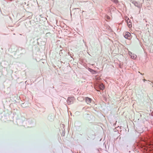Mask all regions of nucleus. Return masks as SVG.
I'll list each match as a JSON object with an SVG mask.
<instances>
[{"mask_svg": "<svg viewBox=\"0 0 153 153\" xmlns=\"http://www.w3.org/2000/svg\"><path fill=\"white\" fill-rule=\"evenodd\" d=\"M105 18L106 19L109 20L110 19V18L109 16H105Z\"/></svg>", "mask_w": 153, "mask_h": 153, "instance_id": "nucleus-8", "label": "nucleus"}, {"mask_svg": "<svg viewBox=\"0 0 153 153\" xmlns=\"http://www.w3.org/2000/svg\"><path fill=\"white\" fill-rule=\"evenodd\" d=\"M73 97H69L67 101L68 104L70 105L73 103Z\"/></svg>", "mask_w": 153, "mask_h": 153, "instance_id": "nucleus-1", "label": "nucleus"}, {"mask_svg": "<svg viewBox=\"0 0 153 153\" xmlns=\"http://www.w3.org/2000/svg\"><path fill=\"white\" fill-rule=\"evenodd\" d=\"M89 71L93 74H95L97 73V71H95L91 68L89 69Z\"/></svg>", "mask_w": 153, "mask_h": 153, "instance_id": "nucleus-7", "label": "nucleus"}, {"mask_svg": "<svg viewBox=\"0 0 153 153\" xmlns=\"http://www.w3.org/2000/svg\"><path fill=\"white\" fill-rule=\"evenodd\" d=\"M128 54L129 55L131 56V58L134 59H135L137 57V56L134 53H132L130 51H129Z\"/></svg>", "mask_w": 153, "mask_h": 153, "instance_id": "nucleus-2", "label": "nucleus"}, {"mask_svg": "<svg viewBox=\"0 0 153 153\" xmlns=\"http://www.w3.org/2000/svg\"><path fill=\"white\" fill-rule=\"evenodd\" d=\"M146 80L144 79L143 80V81L144 82H145Z\"/></svg>", "mask_w": 153, "mask_h": 153, "instance_id": "nucleus-9", "label": "nucleus"}, {"mask_svg": "<svg viewBox=\"0 0 153 153\" xmlns=\"http://www.w3.org/2000/svg\"><path fill=\"white\" fill-rule=\"evenodd\" d=\"M129 22V21H128V22Z\"/></svg>", "mask_w": 153, "mask_h": 153, "instance_id": "nucleus-10", "label": "nucleus"}, {"mask_svg": "<svg viewBox=\"0 0 153 153\" xmlns=\"http://www.w3.org/2000/svg\"><path fill=\"white\" fill-rule=\"evenodd\" d=\"M130 21V20L129 19L127 21L128 25L129 27H132L131 22Z\"/></svg>", "mask_w": 153, "mask_h": 153, "instance_id": "nucleus-6", "label": "nucleus"}, {"mask_svg": "<svg viewBox=\"0 0 153 153\" xmlns=\"http://www.w3.org/2000/svg\"><path fill=\"white\" fill-rule=\"evenodd\" d=\"M99 88L102 90H103L104 88V86L102 83L100 84L99 85Z\"/></svg>", "mask_w": 153, "mask_h": 153, "instance_id": "nucleus-5", "label": "nucleus"}, {"mask_svg": "<svg viewBox=\"0 0 153 153\" xmlns=\"http://www.w3.org/2000/svg\"><path fill=\"white\" fill-rule=\"evenodd\" d=\"M131 35V33L128 32H127L126 33V34L124 36L125 38H128V37H130Z\"/></svg>", "mask_w": 153, "mask_h": 153, "instance_id": "nucleus-4", "label": "nucleus"}, {"mask_svg": "<svg viewBox=\"0 0 153 153\" xmlns=\"http://www.w3.org/2000/svg\"><path fill=\"white\" fill-rule=\"evenodd\" d=\"M79 98H80V97H78V99H79Z\"/></svg>", "mask_w": 153, "mask_h": 153, "instance_id": "nucleus-11", "label": "nucleus"}, {"mask_svg": "<svg viewBox=\"0 0 153 153\" xmlns=\"http://www.w3.org/2000/svg\"><path fill=\"white\" fill-rule=\"evenodd\" d=\"M85 100L87 104H89L92 101V99L88 97H86L85 98Z\"/></svg>", "mask_w": 153, "mask_h": 153, "instance_id": "nucleus-3", "label": "nucleus"}]
</instances>
